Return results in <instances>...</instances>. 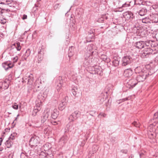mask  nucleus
Wrapping results in <instances>:
<instances>
[{"label": "nucleus", "mask_w": 158, "mask_h": 158, "mask_svg": "<svg viewBox=\"0 0 158 158\" xmlns=\"http://www.w3.org/2000/svg\"><path fill=\"white\" fill-rule=\"evenodd\" d=\"M53 155L52 153L49 152L46 154V158H53Z\"/></svg>", "instance_id": "obj_31"}, {"label": "nucleus", "mask_w": 158, "mask_h": 158, "mask_svg": "<svg viewBox=\"0 0 158 158\" xmlns=\"http://www.w3.org/2000/svg\"><path fill=\"white\" fill-rule=\"evenodd\" d=\"M20 157L21 158H26L27 156L24 153H22L20 155Z\"/></svg>", "instance_id": "obj_39"}, {"label": "nucleus", "mask_w": 158, "mask_h": 158, "mask_svg": "<svg viewBox=\"0 0 158 158\" xmlns=\"http://www.w3.org/2000/svg\"><path fill=\"white\" fill-rule=\"evenodd\" d=\"M13 143L14 141H12L8 139L5 143L7 148H10L13 144Z\"/></svg>", "instance_id": "obj_18"}, {"label": "nucleus", "mask_w": 158, "mask_h": 158, "mask_svg": "<svg viewBox=\"0 0 158 158\" xmlns=\"http://www.w3.org/2000/svg\"><path fill=\"white\" fill-rule=\"evenodd\" d=\"M51 123L52 125H55L58 124V123H59L60 122L59 121L57 122L56 121H51Z\"/></svg>", "instance_id": "obj_35"}, {"label": "nucleus", "mask_w": 158, "mask_h": 158, "mask_svg": "<svg viewBox=\"0 0 158 158\" xmlns=\"http://www.w3.org/2000/svg\"><path fill=\"white\" fill-rule=\"evenodd\" d=\"M40 126V125L39 126V125L38 126V125H37L35 126V127H39Z\"/></svg>", "instance_id": "obj_53"}, {"label": "nucleus", "mask_w": 158, "mask_h": 158, "mask_svg": "<svg viewBox=\"0 0 158 158\" xmlns=\"http://www.w3.org/2000/svg\"><path fill=\"white\" fill-rule=\"evenodd\" d=\"M2 138H0V145L1 144V143L2 141Z\"/></svg>", "instance_id": "obj_50"}, {"label": "nucleus", "mask_w": 158, "mask_h": 158, "mask_svg": "<svg viewBox=\"0 0 158 158\" xmlns=\"http://www.w3.org/2000/svg\"><path fill=\"white\" fill-rule=\"evenodd\" d=\"M17 135V134L15 132L11 134L8 139L12 141H14V140L15 139Z\"/></svg>", "instance_id": "obj_23"}, {"label": "nucleus", "mask_w": 158, "mask_h": 158, "mask_svg": "<svg viewBox=\"0 0 158 158\" xmlns=\"http://www.w3.org/2000/svg\"><path fill=\"white\" fill-rule=\"evenodd\" d=\"M6 22V20L5 19H3L1 20L0 22L2 24H4Z\"/></svg>", "instance_id": "obj_42"}, {"label": "nucleus", "mask_w": 158, "mask_h": 158, "mask_svg": "<svg viewBox=\"0 0 158 158\" xmlns=\"http://www.w3.org/2000/svg\"><path fill=\"white\" fill-rule=\"evenodd\" d=\"M150 22V19L149 18L146 17L142 19V22L143 23H149Z\"/></svg>", "instance_id": "obj_26"}, {"label": "nucleus", "mask_w": 158, "mask_h": 158, "mask_svg": "<svg viewBox=\"0 0 158 158\" xmlns=\"http://www.w3.org/2000/svg\"><path fill=\"white\" fill-rule=\"evenodd\" d=\"M18 116H19V114H18V115H17V117H18Z\"/></svg>", "instance_id": "obj_58"}, {"label": "nucleus", "mask_w": 158, "mask_h": 158, "mask_svg": "<svg viewBox=\"0 0 158 158\" xmlns=\"http://www.w3.org/2000/svg\"><path fill=\"white\" fill-rule=\"evenodd\" d=\"M40 138L35 135L32 136L30 139L29 143L31 146H36L39 144Z\"/></svg>", "instance_id": "obj_3"}, {"label": "nucleus", "mask_w": 158, "mask_h": 158, "mask_svg": "<svg viewBox=\"0 0 158 158\" xmlns=\"http://www.w3.org/2000/svg\"><path fill=\"white\" fill-rule=\"evenodd\" d=\"M87 49L89 52L87 54V56L85 57L83 63V65L85 67L88 66L91 63V61L90 59L91 58V56L90 55H93L94 52V51L93 48V46L91 45L88 46Z\"/></svg>", "instance_id": "obj_2"}, {"label": "nucleus", "mask_w": 158, "mask_h": 158, "mask_svg": "<svg viewBox=\"0 0 158 158\" xmlns=\"http://www.w3.org/2000/svg\"><path fill=\"white\" fill-rule=\"evenodd\" d=\"M2 66L6 70H7L9 68H11L13 67V64H12V66L9 67L8 66V64L6 63V62H5L4 63H2Z\"/></svg>", "instance_id": "obj_22"}, {"label": "nucleus", "mask_w": 158, "mask_h": 158, "mask_svg": "<svg viewBox=\"0 0 158 158\" xmlns=\"http://www.w3.org/2000/svg\"><path fill=\"white\" fill-rule=\"evenodd\" d=\"M9 87V85L6 83V82H4L2 84V86L0 87V89H7Z\"/></svg>", "instance_id": "obj_24"}, {"label": "nucleus", "mask_w": 158, "mask_h": 158, "mask_svg": "<svg viewBox=\"0 0 158 158\" xmlns=\"http://www.w3.org/2000/svg\"><path fill=\"white\" fill-rule=\"evenodd\" d=\"M56 84L57 85L56 89L59 92L60 91L64 85V82L61 77H58Z\"/></svg>", "instance_id": "obj_8"}, {"label": "nucleus", "mask_w": 158, "mask_h": 158, "mask_svg": "<svg viewBox=\"0 0 158 158\" xmlns=\"http://www.w3.org/2000/svg\"><path fill=\"white\" fill-rule=\"evenodd\" d=\"M46 154L43 152H42L39 155V158H46Z\"/></svg>", "instance_id": "obj_28"}, {"label": "nucleus", "mask_w": 158, "mask_h": 158, "mask_svg": "<svg viewBox=\"0 0 158 158\" xmlns=\"http://www.w3.org/2000/svg\"><path fill=\"white\" fill-rule=\"evenodd\" d=\"M49 130V129H48V128H46L44 129V132L45 133L47 134L48 131Z\"/></svg>", "instance_id": "obj_43"}, {"label": "nucleus", "mask_w": 158, "mask_h": 158, "mask_svg": "<svg viewBox=\"0 0 158 158\" xmlns=\"http://www.w3.org/2000/svg\"><path fill=\"white\" fill-rule=\"evenodd\" d=\"M149 43L148 42L143 41H139L135 43V46L138 49H141L143 48L148 46Z\"/></svg>", "instance_id": "obj_6"}, {"label": "nucleus", "mask_w": 158, "mask_h": 158, "mask_svg": "<svg viewBox=\"0 0 158 158\" xmlns=\"http://www.w3.org/2000/svg\"><path fill=\"white\" fill-rule=\"evenodd\" d=\"M95 145H94L93 146V147H95Z\"/></svg>", "instance_id": "obj_57"}, {"label": "nucleus", "mask_w": 158, "mask_h": 158, "mask_svg": "<svg viewBox=\"0 0 158 158\" xmlns=\"http://www.w3.org/2000/svg\"><path fill=\"white\" fill-rule=\"evenodd\" d=\"M133 73L132 70L130 69H126L124 73V76L126 77H129L132 75Z\"/></svg>", "instance_id": "obj_14"}, {"label": "nucleus", "mask_w": 158, "mask_h": 158, "mask_svg": "<svg viewBox=\"0 0 158 158\" xmlns=\"http://www.w3.org/2000/svg\"><path fill=\"white\" fill-rule=\"evenodd\" d=\"M60 6V4L57 3L54 6V8L55 10H56L59 8V7Z\"/></svg>", "instance_id": "obj_34"}, {"label": "nucleus", "mask_w": 158, "mask_h": 158, "mask_svg": "<svg viewBox=\"0 0 158 158\" xmlns=\"http://www.w3.org/2000/svg\"><path fill=\"white\" fill-rule=\"evenodd\" d=\"M133 156L132 155H131L129 157V158H132Z\"/></svg>", "instance_id": "obj_52"}, {"label": "nucleus", "mask_w": 158, "mask_h": 158, "mask_svg": "<svg viewBox=\"0 0 158 158\" xmlns=\"http://www.w3.org/2000/svg\"><path fill=\"white\" fill-rule=\"evenodd\" d=\"M27 16L26 15L24 14L22 18L23 20H24L27 19Z\"/></svg>", "instance_id": "obj_44"}, {"label": "nucleus", "mask_w": 158, "mask_h": 158, "mask_svg": "<svg viewBox=\"0 0 158 158\" xmlns=\"http://www.w3.org/2000/svg\"><path fill=\"white\" fill-rule=\"evenodd\" d=\"M66 103V102L65 101H62L59 105V109L61 110H63L65 107Z\"/></svg>", "instance_id": "obj_20"}, {"label": "nucleus", "mask_w": 158, "mask_h": 158, "mask_svg": "<svg viewBox=\"0 0 158 158\" xmlns=\"http://www.w3.org/2000/svg\"><path fill=\"white\" fill-rule=\"evenodd\" d=\"M30 50L29 49H28L27 50L26 52V55H27V56H28L30 54Z\"/></svg>", "instance_id": "obj_37"}, {"label": "nucleus", "mask_w": 158, "mask_h": 158, "mask_svg": "<svg viewBox=\"0 0 158 158\" xmlns=\"http://www.w3.org/2000/svg\"><path fill=\"white\" fill-rule=\"evenodd\" d=\"M71 51H70V52H69V54H68V55H69V57H70V56H72V54H71Z\"/></svg>", "instance_id": "obj_51"}, {"label": "nucleus", "mask_w": 158, "mask_h": 158, "mask_svg": "<svg viewBox=\"0 0 158 158\" xmlns=\"http://www.w3.org/2000/svg\"><path fill=\"white\" fill-rule=\"evenodd\" d=\"M127 100V98H125L123 99L122 100H120V101H121V102H124V101H125L126 100Z\"/></svg>", "instance_id": "obj_46"}, {"label": "nucleus", "mask_w": 158, "mask_h": 158, "mask_svg": "<svg viewBox=\"0 0 158 158\" xmlns=\"http://www.w3.org/2000/svg\"><path fill=\"white\" fill-rule=\"evenodd\" d=\"M147 11L146 9L143 8L139 10V11L138 13L140 15L143 16L146 14Z\"/></svg>", "instance_id": "obj_19"}, {"label": "nucleus", "mask_w": 158, "mask_h": 158, "mask_svg": "<svg viewBox=\"0 0 158 158\" xmlns=\"http://www.w3.org/2000/svg\"><path fill=\"white\" fill-rule=\"evenodd\" d=\"M18 57L17 56H16L15 57H14L13 59V62H14V63L16 62L18 60Z\"/></svg>", "instance_id": "obj_38"}, {"label": "nucleus", "mask_w": 158, "mask_h": 158, "mask_svg": "<svg viewBox=\"0 0 158 158\" xmlns=\"http://www.w3.org/2000/svg\"><path fill=\"white\" fill-rule=\"evenodd\" d=\"M153 50L150 48H147L141 53V57L143 58L147 57L153 53Z\"/></svg>", "instance_id": "obj_9"}, {"label": "nucleus", "mask_w": 158, "mask_h": 158, "mask_svg": "<svg viewBox=\"0 0 158 158\" xmlns=\"http://www.w3.org/2000/svg\"><path fill=\"white\" fill-rule=\"evenodd\" d=\"M80 113L78 111H76L69 117V119L73 121L76 119L80 115Z\"/></svg>", "instance_id": "obj_10"}, {"label": "nucleus", "mask_w": 158, "mask_h": 158, "mask_svg": "<svg viewBox=\"0 0 158 158\" xmlns=\"http://www.w3.org/2000/svg\"><path fill=\"white\" fill-rule=\"evenodd\" d=\"M41 102L40 101V103L38 102L36 104V105L34 107H36L37 109L38 110H40L41 109Z\"/></svg>", "instance_id": "obj_29"}, {"label": "nucleus", "mask_w": 158, "mask_h": 158, "mask_svg": "<svg viewBox=\"0 0 158 158\" xmlns=\"http://www.w3.org/2000/svg\"><path fill=\"white\" fill-rule=\"evenodd\" d=\"M113 65L115 66H118L119 64V61L116 60H114L113 61Z\"/></svg>", "instance_id": "obj_30"}, {"label": "nucleus", "mask_w": 158, "mask_h": 158, "mask_svg": "<svg viewBox=\"0 0 158 158\" xmlns=\"http://www.w3.org/2000/svg\"><path fill=\"white\" fill-rule=\"evenodd\" d=\"M152 23H157L158 22V14H153L151 17Z\"/></svg>", "instance_id": "obj_16"}, {"label": "nucleus", "mask_w": 158, "mask_h": 158, "mask_svg": "<svg viewBox=\"0 0 158 158\" xmlns=\"http://www.w3.org/2000/svg\"><path fill=\"white\" fill-rule=\"evenodd\" d=\"M58 114V111H57V110L55 109L52 113L51 117L52 118L55 119L57 118Z\"/></svg>", "instance_id": "obj_17"}, {"label": "nucleus", "mask_w": 158, "mask_h": 158, "mask_svg": "<svg viewBox=\"0 0 158 158\" xmlns=\"http://www.w3.org/2000/svg\"><path fill=\"white\" fill-rule=\"evenodd\" d=\"M40 110H38L36 107H34V109L32 112V115L33 116H35L38 112L40 111Z\"/></svg>", "instance_id": "obj_25"}, {"label": "nucleus", "mask_w": 158, "mask_h": 158, "mask_svg": "<svg viewBox=\"0 0 158 158\" xmlns=\"http://www.w3.org/2000/svg\"><path fill=\"white\" fill-rule=\"evenodd\" d=\"M121 152L123 153H124L126 154L127 153V150H121Z\"/></svg>", "instance_id": "obj_47"}, {"label": "nucleus", "mask_w": 158, "mask_h": 158, "mask_svg": "<svg viewBox=\"0 0 158 158\" xmlns=\"http://www.w3.org/2000/svg\"><path fill=\"white\" fill-rule=\"evenodd\" d=\"M43 54H40L39 55H38V62L40 63L42 60L43 59Z\"/></svg>", "instance_id": "obj_27"}, {"label": "nucleus", "mask_w": 158, "mask_h": 158, "mask_svg": "<svg viewBox=\"0 0 158 158\" xmlns=\"http://www.w3.org/2000/svg\"><path fill=\"white\" fill-rule=\"evenodd\" d=\"M101 57L102 58L104 61H106L107 59L106 56L104 55H102Z\"/></svg>", "instance_id": "obj_41"}, {"label": "nucleus", "mask_w": 158, "mask_h": 158, "mask_svg": "<svg viewBox=\"0 0 158 158\" xmlns=\"http://www.w3.org/2000/svg\"><path fill=\"white\" fill-rule=\"evenodd\" d=\"M12 107L14 109L17 110L18 108V106L16 103H15L14 105L12 106Z\"/></svg>", "instance_id": "obj_36"}, {"label": "nucleus", "mask_w": 158, "mask_h": 158, "mask_svg": "<svg viewBox=\"0 0 158 158\" xmlns=\"http://www.w3.org/2000/svg\"><path fill=\"white\" fill-rule=\"evenodd\" d=\"M135 72L137 74L136 79L138 82L143 81L148 75V74L142 70L140 67L136 68Z\"/></svg>", "instance_id": "obj_1"}, {"label": "nucleus", "mask_w": 158, "mask_h": 158, "mask_svg": "<svg viewBox=\"0 0 158 158\" xmlns=\"http://www.w3.org/2000/svg\"><path fill=\"white\" fill-rule=\"evenodd\" d=\"M125 4H123V5L122 6H123V7H124V6H125Z\"/></svg>", "instance_id": "obj_56"}, {"label": "nucleus", "mask_w": 158, "mask_h": 158, "mask_svg": "<svg viewBox=\"0 0 158 158\" xmlns=\"http://www.w3.org/2000/svg\"><path fill=\"white\" fill-rule=\"evenodd\" d=\"M15 47L17 50L20 51L21 49V47L20 45V43H18L15 44Z\"/></svg>", "instance_id": "obj_32"}, {"label": "nucleus", "mask_w": 158, "mask_h": 158, "mask_svg": "<svg viewBox=\"0 0 158 158\" xmlns=\"http://www.w3.org/2000/svg\"><path fill=\"white\" fill-rule=\"evenodd\" d=\"M34 80V78L33 75L31 74L30 75H27L22 79L23 82H27V84L30 85H32Z\"/></svg>", "instance_id": "obj_4"}, {"label": "nucleus", "mask_w": 158, "mask_h": 158, "mask_svg": "<svg viewBox=\"0 0 158 158\" xmlns=\"http://www.w3.org/2000/svg\"><path fill=\"white\" fill-rule=\"evenodd\" d=\"M72 92L74 96H77L79 94L78 90L76 88L72 89Z\"/></svg>", "instance_id": "obj_21"}, {"label": "nucleus", "mask_w": 158, "mask_h": 158, "mask_svg": "<svg viewBox=\"0 0 158 158\" xmlns=\"http://www.w3.org/2000/svg\"><path fill=\"white\" fill-rule=\"evenodd\" d=\"M16 118H15V120H16Z\"/></svg>", "instance_id": "obj_59"}, {"label": "nucleus", "mask_w": 158, "mask_h": 158, "mask_svg": "<svg viewBox=\"0 0 158 158\" xmlns=\"http://www.w3.org/2000/svg\"><path fill=\"white\" fill-rule=\"evenodd\" d=\"M50 111V109L49 108H47L45 110L41 117L42 123H44L47 120Z\"/></svg>", "instance_id": "obj_7"}, {"label": "nucleus", "mask_w": 158, "mask_h": 158, "mask_svg": "<svg viewBox=\"0 0 158 158\" xmlns=\"http://www.w3.org/2000/svg\"><path fill=\"white\" fill-rule=\"evenodd\" d=\"M132 59L130 56H124L122 60V66H126L130 64L132 61Z\"/></svg>", "instance_id": "obj_5"}, {"label": "nucleus", "mask_w": 158, "mask_h": 158, "mask_svg": "<svg viewBox=\"0 0 158 158\" xmlns=\"http://www.w3.org/2000/svg\"><path fill=\"white\" fill-rule=\"evenodd\" d=\"M6 63H7L8 64V66L9 67H11V66H12V65H11V64L10 63V62H6Z\"/></svg>", "instance_id": "obj_49"}, {"label": "nucleus", "mask_w": 158, "mask_h": 158, "mask_svg": "<svg viewBox=\"0 0 158 158\" xmlns=\"http://www.w3.org/2000/svg\"><path fill=\"white\" fill-rule=\"evenodd\" d=\"M137 80L135 79H132L130 80L128 82V84L130 85V86L129 88H133L135 87L137 84Z\"/></svg>", "instance_id": "obj_15"}, {"label": "nucleus", "mask_w": 158, "mask_h": 158, "mask_svg": "<svg viewBox=\"0 0 158 158\" xmlns=\"http://www.w3.org/2000/svg\"><path fill=\"white\" fill-rule=\"evenodd\" d=\"M68 137L67 135H64L62 136L60 139L59 144L60 145L63 146L67 141Z\"/></svg>", "instance_id": "obj_11"}, {"label": "nucleus", "mask_w": 158, "mask_h": 158, "mask_svg": "<svg viewBox=\"0 0 158 158\" xmlns=\"http://www.w3.org/2000/svg\"><path fill=\"white\" fill-rule=\"evenodd\" d=\"M154 118L155 119H158V112L155 113L154 115Z\"/></svg>", "instance_id": "obj_40"}, {"label": "nucleus", "mask_w": 158, "mask_h": 158, "mask_svg": "<svg viewBox=\"0 0 158 158\" xmlns=\"http://www.w3.org/2000/svg\"><path fill=\"white\" fill-rule=\"evenodd\" d=\"M41 49H39V51H38V55H39L40 54H42V53H41Z\"/></svg>", "instance_id": "obj_48"}, {"label": "nucleus", "mask_w": 158, "mask_h": 158, "mask_svg": "<svg viewBox=\"0 0 158 158\" xmlns=\"http://www.w3.org/2000/svg\"><path fill=\"white\" fill-rule=\"evenodd\" d=\"M150 134L151 135H154V134H153L152 133H151Z\"/></svg>", "instance_id": "obj_54"}, {"label": "nucleus", "mask_w": 158, "mask_h": 158, "mask_svg": "<svg viewBox=\"0 0 158 158\" xmlns=\"http://www.w3.org/2000/svg\"><path fill=\"white\" fill-rule=\"evenodd\" d=\"M91 69L92 71V72L91 73L92 74H97L99 75H101L102 72L100 69H99L95 67H92L91 68Z\"/></svg>", "instance_id": "obj_13"}, {"label": "nucleus", "mask_w": 158, "mask_h": 158, "mask_svg": "<svg viewBox=\"0 0 158 158\" xmlns=\"http://www.w3.org/2000/svg\"><path fill=\"white\" fill-rule=\"evenodd\" d=\"M72 47H69V50L70 51V49Z\"/></svg>", "instance_id": "obj_55"}, {"label": "nucleus", "mask_w": 158, "mask_h": 158, "mask_svg": "<svg viewBox=\"0 0 158 158\" xmlns=\"http://www.w3.org/2000/svg\"><path fill=\"white\" fill-rule=\"evenodd\" d=\"M123 16L127 20L133 18V14L131 11H127L124 13Z\"/></svg>", "instance_id": "obj_12"}, {"label": "nucleus", "mask_w": 158, "mask_h": 158, "mask_svg": "<svg viewBox=\"0 0 158 158\" xmlns=\"http://www.w3.org/2000/svg\"><path fill=\"white\" fill-rule=\"evenodd\" d=\"M99 115H101V116H103V117H105L106 116V115L105 114L103 113H100L99 114Z\"/></svg>", "instance_id": "obj_45"}, {"label": "nucleus", "mask_w": 158, "mask_h": 158, "mask_svg": "<svg viewBox=\"0 0 158 158\" xmlns=\"http://www.w3.org/2000/svg\"><path fill=\"white\" fill-rule=\"evenodd\" d=\"M133 124L136 127H139L140 126V124L139 123V122H137V121H134L133 123Z\"/></svg>", "instance_id": "obj_33"}]
</instances>
